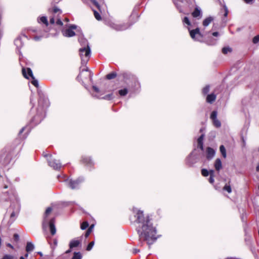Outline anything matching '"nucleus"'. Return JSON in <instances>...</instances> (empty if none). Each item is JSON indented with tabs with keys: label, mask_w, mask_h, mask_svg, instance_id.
Returning a JSON list of instances; mask_svg holds the SVG:
<instances>
[{
	"label": "nucleus",
	"mask_w": 259,
	"mask_h": 259,
	"mask_svg": "<svg viewBox=\"0 0 259 259\" xmlns=\"http://www.w3.org/2000/svg\"><path fill=\"white\" fill-rule=\"evenodd\" d=\"M133 212L136 218V222L138 224L137 232L141 239L143 238L150 247L155 242L159 237L156 227L153 226L148 216L144 217L143 211L137 208H133Z\"/></svg>",
	"instance_id": "nucleus-1"
},
{
	"label": "nucleus",
	"mask_w": 259,
	"mask_h": 259,
	"mask_svg": "<svg viewBox=\"0 0 259 259\" xmlns=\"http://www.w3.org/2000/svg\"><path fill=\"white\" fill-rule=\"evenodd\" d=\"M38 107L37 108V114L35 115L33 119L32 122L35 124H38L41 122L45 116V108L48 107V100L40 98L38 102Z\"/></svg>",
	"instance_id": "nucleus-2"
},
{
	"label": "nucleus",
	"mask_w": 259,
	"mask_h": 259,
	"mask_svg": "<svg viewBox=\"0 0 259 259\" xmlns=\"http://www.w3.org/2000/svg\"><path fill=\"white\" fill-rule=\"evenodd\" d=\"M52 211V208L51 207H48L44 214V220L42 222V228L44 230L49 227L50 232L52 235H54L56 233V229L55 226V219L52 218L49 219L48 218V215Z\"/></svg>",
	"instance_id": "nucleus-3"
},
{
	"label": "nucleus",
	"mask_w": 259,
	"mask_h": 259,
	"mask_svg": "<svg viewBox=\"0 0 259 259\" xmlns=\"http://www.w3.org/2000/svg\"><path fill=\"white\" fill-rule=\"evenodd\" d=\"M105 24L111 28L116 31L125 30L131 26V25L128 23H118L117 22L112 20L106 21Z\"/></svg>",
	"instance_id": "nucleus-4"
},
{
	"label": "nucleus",
	"mask_w": 259,
	"mask_h": 259,
	"mask_svg": "<svg viewBox=\"0 0 259 259\" xmlns=\"http://www.w3.org/2000/svg\"><path fill=\"white\" fill-rule=\"evenodd\" d=\"M79 54L82 64H86L91 56V49L90 46L88 47H82L79 49Z\"/></svg>",
	"instance_id": "nucleus-5"
},
{
	"label": "nucleus",
	"mask_w": 259,
	"mask_h": 259,
	"mask_svg": "<svg viewBox=\"0 0 259 259\" xmlns=\"http://www.w3.org/2000/svg\"><path fill=\"white\" fill-rule=\"evenodd\" d=\"M84 178L79 177L76 180L67 179L65 180L66 185L71 189H77L79 188L80 184L84 181Z\"/></svg>",
	"instance_id": "nucleus-6"
},
{
	"label": "nucleus",
	"mask_w": 259,
	"mask_h": 259,
	"mask_svg": "<svg viewBox=\"0 0 259 259\" xmlns=\"http://www.w3.org/2000/svg\"><path fill=\"white\" fill-rule=\"evenodd\" d=\"M22 72L25 78L27 79L31 78L32 79L31 83L36 88L38 87V82L37 80L34 78L32 71L30 68H23Z\"/></svg>",
	"instance_id": "nucleus-7"
},
{
	"label": "nucleus",
	"mask_w": 259,
	"mask_h": 259,
	"mask_svg": "<svg viewBox=\"0 0 259 259\" xmlns=\"http://www.w3.org/2000/svg\"><path fill=\"white\" fill-rule=\"evenodd\" d=\"M120 76L127 85H128L130 82L135 84L136 83H139L136 76L130 72H123L120 74Z\"/></svg>",
	"instance_id": "nucleus-8"
},
{
	"label": "nucleus",
	"mask_w": 259,
	"mask_h": 259,
	"mask_svg": "<svg viewBox=\"0 0 259 259\" xmlns=\"http://www.w3.org/2000/svg\"><path fill=\"white\" fill-rule=\"evenodd\" d=\"M10 208L13 210L10 217L11 219L14 221L15 220L16 217L17 216L19 213L20 210V202L18 200H16V202H13L11 205Z\"/></svg>",
	"instance_id": "nucleus-9"
},
{
	"label": "nucleus",
	"mask_w": 259,
	"mask_h": 259,
	"mask_svg": "<svg viewBox=\"0 0 259 259\" xmlns=\"http://www.w3.org/2000/svg\"><path fill=\"white\" fill-rule=\"evenodd\" d=\"M189 31L190 35L191 37L194 40L200 41L202 38V36L200 32L199 28H196L195 29L191 30L189 28H188Z\"/></svg>",
	"instance_id": "nucleus-10"
},
{
	"label": "nucleus",
	"mask_w": 259,
	"mask_h": 259,
	"mask_svg": "<svg viewBox=\"0 0 259 259\" xmlns=\"http://www.w3.org/2000/svg\"><path fill=\"white\" fill-rule=\"evenodd\" d=\"M47 156L49 165L51 167L55 169H58L61 167V164L59 160L53 158L52 155H47Z\"/></svg>",
	"instance_id": "nucleus-11"
},
{
	"label": "nucleus",
	"mask_w": 259,
	"mask_h": 259,
	"mask_svg": "<svg viewBox=\"0 0 259 259\" xmlns=\"http://www.w3.org/2000/svg\"><path fill=\"white\" fill-rule=\"evenodd\" d=\"M77 28V26L75 25H70L68 28L63 29L62 31L63 35L65 37H70L75 35L73 30Z\"/></svg>",
	"instance_id": "nucleus-12"
},
{
	"label": "nucleus",
	"mask_w": 259,
	"mask_h": 259,
	"mask_svg": "<svg viewBox=\"0 0 259 259\" xmlns=\"http://www.w3.org/2000/svg\"><path fill=\"white\" fill-rule=\"evenodd\" d=\"M218 112L217 111H213L210 116V118L212 121L213 124L216 127H220L221 126V121L217 118Z\"/></svg>",
	"instance_id": "nucleus-13"
},
{
	"label": "nucleus",
	"mask_w": 259,
	"mask_h": 259,
	"mask_svg": "<svg viewBox=\"0 0 259 259\" xmlns=\"http://www.w3.org/2000/svg\"><path fill=\"white\" fill-rule=\"evenodd\" d=\"M82 162L85 165L91 167L94 165V162L91 158L88 156H84L81 159Z\"/></svg>",
	"instance_id": "nucleus-14"
},
{
	"label": "nucleus",
	"mask_w": 259,
	"mask_h": 259,
	"mask_svg": "<svg viewBox=\"0 0 259 259\" xmlns=\"http://www.w3.org/2000/svg\"><path fill=\"white\" fill-rule=\"evenodd\" d=\"M215 154V150L210 148V147H207L206 149V158L210 160L211 159L213 158V157L214 156Z\"/></svg>",
	"instance_id": "nucleus-15"
},
{
	"label": "nucleus",
	"mask_w": 259,
	"mask_h": 259,
	"mask_svg": "<svg viewBox=\"0 0 259 259\" xmlns=\"http://www.w3.org/2000/svg\"><path fill=\"white\" fill-rule=\"evenodd\" d=\"M81 244V240L78 239H72L69 243V247L70 249H72L74 247H78Z\"/></svg>",
	"instance_id": "nucleus-16"
},
{
	"label": "nucleus",
	"mask_w": 259,
	"mask_h": 259,
	"mask_svg": "<svg viewBox=\"0 0 259 259\" xmlns=\"http://www.w3.org/2000/svg\"><path fill=\"white\" fill-rule=\"evenodd\" d=\"M193 157V152H191L186 158V163L189 166H192L196 162Z\"/></svg>",
	"instance_id": "nucleus-17"
},
{
	"label": "nucleus",
	"mask_w": 259,
	"mask_h": 259,
	"mask_svg": "<svg viewBox=\"0 0 259 259\" xmlns=\"http://www.w3.org/2000/svg\"><path fill=\"white\" fill-rule=\"evenodd\" d=\"M217 96L214 93L207 95L206 97V102L209 104H212L216 100Z\"/></svg>",
	"instance_id": "nucleus-18"
},
{
	"label": "nucleus",
	"mask_w": 259,
	"mask_h": 259,
	"mask_svg": "<svg viewBox=\"0 0 259 259\" xmlns=\"http://www.w3.org/2000/svg\"><path fill=\"white\" fill-rule=\"evenodd\" d=\"M93 89L95 93H93L92 96L95 97L99 98L100 96H101L103 94L101 93V91L100 89L96 86L93 85Z\"/></svg>",
	"instance_id": "nucleus-19"
},
{
	"label": "nucleus",
	"mask_w": 259,
	"mask_h": 259,
	"mask_svg": "<svg viewBox=\"0 0 259 259\" xmlns=\"http://www.w3.org/2000/svg\"><path fill=\"white\" fill-rule=\"evenodd\" d=\"M192 15L194 18H196V17H199V16L201 17V16H202V12H201V9L198 7H196L195 8L194 11L192 12Z\"/></svg>",
	"instance_id": "nucleus-20"
},
{
	"label": "nucleus",
	"mask_w": 259,
	"mask_h": 259,
	"mask_svg": "<svg viewBox=\"0 0 259 259\" xmlns=\"http://www.w3.org/2000/svg\"><path fill=\"white\" fill-rule=\"evenodd\" d=\"M214 166L217 171H220L222 168V161L220 158H217L215 160Z\"/></svg>",
	"instance_id": "nucleus-21"
},
{
	"label": "nucleus",
	"mask_w": 259,
	"mask_h": 259,
	"mask_svg": "<svg viewBox=\"0 0 259 259\" xmlns=\"http://www.w3.org/2000/svg\"><path fill=\"white\" fill-rule=\"evenodd\" d=\"M37 22L39 23H43L46 26L49 25V22L48 21L47 17L46 16H41L37 18Z\"/></svg>",
	"instance_id": "nucleus-22"
},
{
	"label": "nucleus",
	"mask_w": 259,
	"mask_h": 259,
	"mask_svg": "<svg viewBox=\"0 0 259 259\" xmlns=\"http://www.w3.org/2000/svg\"><path fill=\"white\" fill-rule=\"evenodd\" d=\"M78 41H79L81 47H88V46H89L87 39H86L83 36L80 37L78 38Z\"/></svg>",
	"instance_id": "nucleus-23"
},
{
	"label": "nucleus",
	"mask_w": 259,
	"mask_h": 259,
	"mask_svg": "<svg viewBox=\"0 0 259 259\" xmlns=\"http://www.w3.org/2000/svg\"><path fill=\"white\" fill-rule=\"evenodd\" d=\"M34 249V245L31 242H28L26 246V251L27 252L33 251Z\"/></svg>",
	"instance_id": "nucleus-24"
},
{
	"label": "nucleus",
	"mask_w": 259,
	"mask_h": 259,
	"mask_svg": "<svg viewBox=\"0 0 259 259\" xmlns=\"http://www.w3.org/2000/svg\"><path fill=\"white\" fill-rule=\"evenodd\" d=\"M118 94L119 95L121 96H126L127 93H128V89L127 87H125L123 89H121L118 91Z\"/></svg>",
	"instance_id": "nucleus-25"
},
{
	"label": "nucleus",
	"mask_w": 259,
	"mask_h": 259,
	"mask_svg": "<svg viewBox=\"0 0 259 259\" xmlns=\"http://www.w3.org/2000/svg\"><path fill=\"white\" fill-rule=\"evenodd\" d=\"M213 20V18L212 17H208L205 19L203 21V25L204 27H206L209 25V24Z\"/></svg>",
	"instance_id": "nucleus-26"
},
{
	"label": "nucleus",
	"mask_w": 259,
	"mask_h": 259,
	"mask_svg": "<svg viewBox=\"0 0 259 259\" xmlns=\"http://www.w3.org/2000/svg\"><path fill=\"white\" fill-rule=\"evenodd\" d=\"M184 0H173L174 3H175V5L177 7L178 9L179 10V12L180 13H183V10L181 8V5L179 3H182Z\"/></svg>",
	"instance_id": "nucleus-27"
},
{
	"label": "nucleus",
	"mask_w": 259,
	"mask_h": 259,
	"mask_svg": "<svg viewBox=\"0 0 259 259\" xmlns=\"http://www.w3.org/2000/svg\"><path fill=\"white\" fill-rule=\"evenodd\" d=\"M14 44L17 48H20L23 46V44L20 38H17L14 41Z\"/></svg>",
	"instance_id": "nucleus-28"
},
{
	"label": "nucleus",
	"mask_w": 259,
	"mask_h": 259,
	"mask_svg": "<svg viewBox=\"0 0 259 259\" xmlns=\"http://www.w3.org/2000/svg\"><path fill=\"white\" fill-rule=\"evenodd\" d=\"M220 152H221L223 157L225 158H226V156H227L226 151L225 147H224V145H221L220 147Z\"/></svg>",
	"instance_id": "nucleus-29"
},
{
	"label": "nucleus",
	"mask_w": 259,
	"mask_h": 259,
	"mask_svg": "<svg viewBox=\"0 0 259 259\" xmlns=\"http://www.w3.org/2000/svg\"><path fill=\"white\" fill-rule=\"evenodd\" d=\"M44 37H48V36L46 34V32L44 33L41 35H39V36L38 35H36V36H34L33 37V39L34 40H35V41H39V40H40L41 39V38Z\"/></svg>",
	"instance_id": "nucleus-30"
},
{
	"label": "nucleus",
	"mask_w": 259,
	"mask_h": 259,
	"mask_svg": "<svg viewBox=\"0 0 259 259\" xmlns=\"http://www.w3.org/2000/svg\"><path fill=\"white\" fill-rule=\"evenodd\" d=\"M210 90V85H206L205 87H204L202 90V93L204 95H205L208 94Z\"/></svg>",
	"instance_id": "nucleus-31"
},
{
	"label": "nucleus",
	"mask_w": 259,
	"mask_h": 259,
	"mask_svg": "<svg viewBox=\"0 0 259 259\" xmlns=\"http://www.w3.org/2000/svg\"><path fill=\"white\" fill-rule=\"evenodd\" d=\"M232 49L229 47H225L222 49V53L224 54H227L228 53H230L232 52Z\"/></svg>",
	"instance_id": "nucleus-32"
},
{
	"label": "nucleus",
	"mask_w": 259,
	"mask_h": 259,
	"mask_svg": "<svg viewBox=\"0 0 259 259\" xmlns=\"http://www.w3.org/2000/svg\"><path fill=\"white\" fill-rule=\"evenodd\" d=\"M117 74L115 72H113L109 74H108L106 75V78L110 80L115 78Z\"/></svg>",
	"instance_id": "nucleus-33"
},
{
	"label": "nucleus",
	"mask_w": 259,
	"mask_h": 259,
	"mask_svg": "<svg viewBox=\"0 0 259 259\" xmlns=\"http://www.w3.org/2000/svg\"><path fill=\"white\" fill-rule=\"evenodd\" d=\"M82 256L81 253L79 252H74L73 256L72 257V259H81Z\"/></svg>",
	"instance_id": "nucleus-34"
},
{
	"label": "nucleus",
	"mask_w": 259,
	"mask_h": 259,
	"mask_svg": "<svg viewBox=\"0 0 259 259\" xmlns=\"http://www.w3.org/2000/svg\"><path fill=\"white\" fill-rule=\"evenodd\" d=\"M182 22H183L184 25L187 24L188 26L191 25L190 21L189 19L188 18V17H185L182 19Z\"/></svg>",
	"instance_id": "nucleus-35"
},
{
	"label": "nucleus",
	"mask_w": 259,
	"mask_h": 259,
	"mask_svg": "<svg viewBox=\"0 0 259 259\" xmlns=\"http://www.w3.org/2000/svg\"><path fill=\"white\" fill-rule=\"evenodd\" d=\"M223 190L227 191L229 193H230L232 192V189L230 185H225L223 188Z\"/></svg>",
	"instance_id": "nucleus-36"
},
{
	"label": "nucleus",
	"mask_w": 259,
	"mask_h": 259,
	"mask_svg": "<svg viewBox=\"0 0 259 259\" xmlns=\"http://www.w3.org/2000/svg\"><path fill=\"white\" fill-rule=\"evenodd\" d=\"M113 98H114V96H113V94L107 95L103 98V99H104L105 100H110L113 99Z\"/></svg>",
	"instance_id": "nucleus-37"
},
{
	"label": "nucleus",
	"mask_w": 259,
	"mask_h": 259,
	"mask_svg": "<svg viewBox=\"0 0 259 259\" xmlns=\"http://www.w3.org/2000/svg\"><path fill=\"white\" fill-rule=\"evenodd\" d=\"M94 14L95 17L97 20L99 21L101 20V17L97 11L94 10Z\"/></svg>",
	"instance_id": "nucleus-38"
},
{
	"label": "nucleus",
	"mask_w": 259,
	"mask_h": 259,
	"mask_svg": "<svg viewBox=\"0 0 259 259\" xmlns=\"http://www.w3.org/2000/svg\"><path fill=\"white\" fill-rule=\"evenodd\" d=\"M89 226V223L87 222H84L81 224L80 228L81 230H85Z\"/></svg>",
	"instance_id": "nucleus-39"
},
{
	"label": "nucleus",
	"mask_w": 259,
	"mask_h": 259,
	"mask_svg": "<svg viewBox=\"0 0 259 259\" xmlns=\"http://www.w3.org/2000/svg\"><path fill=\"white\" fill-rule=\"evenodd\" d=\"M94 241H92L87 246V250L88 251H90L92 250V249L93 248L94 245Z\"/></svg>",
	"instance_id": "nucleus-40"
},
{
	"label": "nucleus",
	"mask_w": 259,
	"mask_h": 259,
	"mask_svg": "<svg viewBox=\"0 0 259 259\" xmlns=\"http://www.w3.org/2000/svg\"><path fill=\"white\" fill-rule=\"evenodd\" d=\"M204 137V134H202L198 138L197 143L198 144L203 143V141Z\"/></svg>",
	"instance_id": "nucleus-41"
},
{
	"label": "nucleus",
	"mask_w": 259,
	"mask_h": 259,
	"mask_svg": "<svg viewBox=\"0 0 259 259\" xmlns=\"http://www.w3.org/2000/svg\"><path fill=\"white\" fill-rule=\"evenodd\" d=\"M201 174L204 177H207L209 175V171L206 169H202L201 170Z\"/></svg>",
	"instance_id": "nucleus-42"
},
{
	"label": "nucleus",
	"mask_w": 259,
	"mask_h": 259,
	"mask_svg": "<svg viewBox=\"0 0 259 259\" xmlns=\"http://www.w3.org/2000/svg\"><path fill=\"white\" fill-rule=\"evenodd\" d=\"M53 13L61 14L62 13V11L58 7H54L53 10Z\"/></svg>",
	"instance_id": "nucleus-43"
},
{
	"label": "nucleus",
	"mask_w": 259,
	"mask_h": 259,
	"mask_svg": "<svg viewBox=\"0 0 259 259\" xmlns=\"http://www.w3.org/2000/svg\"><path fill=\"white\" fill-rule=\"evenodd\" d=\"M252 41L254 44H257L259 41V34L253 38Z\"/></svg>",
	"instance_id": "nucleus-44"
},
{
	"label": "nucleus",
	"mask_w": 259,
	"mask_h": 259,
	"mask_svg": "<svg viewBox=\"0 0 259 259\" xmlns=\"http://www.w3.org/2000/svg\"><path fill=\"white\" fill-rule=\"evenodd\" d=\"M2 259H13V256L11 255L6 254Z\"/></svg>",
	"instance_id": "nucleus-45"
},
{
	"label": "nucleus",
	"mask_w": 259,
	"mask_h": 259,
	"mask_svg": "<svg viewBox=\"0 0 259 259\" xmlns=\"http://www.w3.org/2000/svg\"><path fill=\"white\" fill-rule=\"evenodd\" d=\"M243 1L247 4H252L254 2V0H243Z\"/></svg>",
	"instance_id": "nucleus-46"
},
{
	"label": "nucleus",
	"mask_w": 259,
	"mask_h": 259,
	"mask_svg": "<svg viewBox=\"0 0 259 259\" xmlns=\"http://www.w3.org/2000/svg\"><path fill=\"white\" fill-rule=\"evenodd\" d=\"M91 228H89L85 233V237L87 238L91 232Z\"/></svg>",
	"instance_id": "nucleus-47"
},
{
	"label": "nucleus",
	"mask_w": 259,
	"mask_h": 259,
	"mask_svg": "<svg viewBox=\"0 0 259 259\" xmlns=\"http://www.w3.org/2000/svg\"><path fill=\"white\" fill-rule=\"evenodd\" d=\"M56 23L57 25H61V26L63 25V22L60 19H58L57 20Z\"/></svg>",
	"instance_id": "nucleus-48"
},
{
	"label": "nucleus",
	"mask_w": 259,
	"mask_h": 259,
	"mask_svg": "<svg viewBox=\"0 0 259 259\" xmlns=\"http://www.w3.org/2000/svg\"><path fill=\"white\" fill-rule=\"evenodd\" d=\"M92 3L98 8L99 9V4L97 3V2L96 1V0H91Z\"/></svg>",
	"instance_id": "nucleus-49"
},
{
	"label": "nucleus",
	"mask_w": 259,
	"mask_h": 259,
	"mask_svg": "<svg viewBox=\"0 0 259 259\" xmlns=\"http://www.w3.org/2000/svg\"><path fill=\"white\" fill-rule=\"evenodd\" d=\"M197 147L199 148L202 151H203L204 150L203 143L198 144Z\"/></svg>",
	"instance_id": "nucleus-50"
},
{
	"label": "nucleus",
	"mask_w": 259,
	"mask_h": 259,
	"mask_svg": "<svg viewBox=\"0 0 259 259\" xmlns=\"http://www.w3.org/2000/svg\"><path fill=\"white\" fill-rule=\"evenodd\" d=\"M213 177H212V176H210V177H209V182L211 184H213L214 181Z\"/></svg>",
	"instance_id": "nucleus-51"
},
{
	"label": "nucleus",
	"mask_w": 259,
	"mask_h": 259,
	"mask_svg": "<svg viewBox=\"0 0 259 259\" xmlns=\"http://www.w3.org/2000/svg\"><path fill=\"white\" fill-rule=\"evenodd\" d=\"M28 257V252L25 254L24 256H21L20 257V259H26Z\"/></svg>",
	"instance_id": "nucleus-52"
},
{
	"label": "nucleus",
	"mask_w": 259,
	"mask_h": 259,
	"mask_svg": "<svg viewBox=\"0 0 259 259\" xmlns=\"http://www.w3.org/2000/svg\"><path fill=\"white\" fill-rule=\"evenodd\" d=\"M14 239H15V240L18 241L19 239V236L18 234H15L14 235Z\"/></svg>",
	"instance_id": "nucleus-53"
},
{
	"label": "nucleus",
	"mask_w": 259,
	"mask_h": 259,
	"mask_svg": "<svg viewBox=\"0 0 259 259\" xmlns=\"http://www.w3.org/2000/svg\"><path fill=\"white\" fill-rule=\"evenodd\" d=\"M55 20L54 17H52L50 20V22L52 24H54L55 23Z\"/></svg>",
	"instance_id": "nucleus-54"
},
{
	"label": "nucleus",
	"mask_w": 259,
	"mask_h": 259,
	"mask_svg": "<svg viewBox=\"0 0 259 259\" xmlns=\"http://www.w3.org/2000/svg\"><path fill=\"white\" fill-rule=\"evenodd\" d=\"M214 171L213 170H210L209 171V175L210 176L214 177Z\"/></svg>",
	"instance_id": "nucleus-55"
},
{
	"label": "nucleus",
	"mask_w": 259,
	"mask_h": 259,
	"mask_svg": "<svg viewBox=\"0 0 259 259\" xmlns=\"http://www.w3.org/2000/svg\"><path fill=\"white\" fill-rule=\"evenodd\" d=\"M216 42H217V40L214 39L212 41L208 42V44L209 45H214L216 44Z\"/></svg>",
	"instance_id": "nucleus-56"
},
{
	"label": "nucleus",
	"mask_w": 259,
	"mask_h": 259,
	"mask_svg": "<svg viewBox=\"0 0 259 259\" xmlns=\"http://www.w3.org/2000/svg\"><path fill=\"white\" fill-rule=\"evenodd\" d=\"M212 35L214 37H217L219 35V32H214L212 33Z\"/></svg>",
	"instance_id": "nucleus-57"
},
{
	"label": "nucleus",
	"mask_w": 259,
	"mask_h": 259,
	"mask_svg": "<svg viewBox=\"0 0 259 259\" xmlns=\"http://www.w3.org/2000/svg\"><path fill=\"white\" fill-rule=\"evenodd\" d=\"M25 129V127H23V128H22L19 133V135H20L24 132Z\"/></svg>",
	"instance_id": "nucleus-58"
},
{
	"label": "nucleus",
	"mask_w": 259,
	"mask_h": 259,
	"mask_svg": "<svg viewBox=\"0 0 259 259\" xmlns=\"http://www.w3.org/2000/svg\"><path fill=\"white\" fill-rule=\"evenodd\" d=\"M140 251V250L138 249H134V250H133V252L134 253H136L137 252H139Z\"/></svg>",
	"instance_id": "nucleus-59"
},
{
	"label": "nucleus",
	"mask_w": 259,
	"mask_h": 259,
	"mask_svg": "<svg viewBox=\"0 0 259 259\" xmlns=\"http://www.w3.org/2000/svg\"><path fill=\"white\" fill-rule=\"evenodd\" d=\"M227 15H228V10H227V8L226 7L225 8V13L224 14V16L225 17H226L227 16Z\"/></svg>",
	"instance_id": "nucleus-60"
},
{
	"label": "nucleus",
	"mask_w": 259,
	"mask_h": 259,
	"mask_svg": "<svg viewBox=\"0 0 259 259\" xmlns=\"http://www.w3.org/2000/svg\"><path fill=\"white\" fill-rule=\"evenodd\" d=\"M256 170L258 172H259V163L257 164L256 167Z\"/></svg>",
	"instance_id": "nucleus-61"
},
{
	"label": "nucleus",
	"mask_w": 259,
	"mask_h": 259,
	"mask_svg": "<svg viewBox=\"0 0 259 259\" xmlns=\"http://www.w3.org/2000/svg\"><path fill=\"white\" fill-rule=\"evenodd\" d=\"M7 245L10 247H11V248H13V246L10 244V243H8L7 244Z\"/></svg>",
	"instance_id": "nucleus-62"
},
{
	"label": "nucleus",
	"mask_w": 259,
	"mask_h": 259,
	"mask_svg": "<svg viewBox=\"0 0 259 259\" xmlns=\"http://www.w3.org/2000/svg\"><path fill=\"white\" fill-rule=\"evenodd\" d=\"M71 249H70V248L69 249L67 250L66 251V252H65V253H70V252L71 251Z\"/></svg>",
	"instance_id": "nucleus-63"
},
{
	"label": "nucleus",
	"mask_w": 259,
	"mask_h": 259,
	"mask_svg": "<svg viewBox=\"0 0 259 259\" xmlns=\"http://www.w3.org/2000/svg\"><path fill=\"white\" fill-rule=\"evenodd\" d=\"M81 1L84 4H87L88 2V0H81Z\"/></svg>",
	"instance_id": "nucleus-64"
}]
</instances>
